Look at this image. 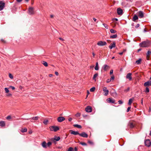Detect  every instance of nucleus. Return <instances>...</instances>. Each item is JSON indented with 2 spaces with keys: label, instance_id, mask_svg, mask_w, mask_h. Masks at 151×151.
Returning <instances> with one entry per match:
<instances>
[{
  "label": "nucleus",
  "instance_id": "42",
  "mask_svg": "<svg viewBox=\"0 0 151 151\" xmlns=\"http://www.w3.org/2000/svg\"><path fill=\"white\" fill-rule=\"evenodd\" d=\"M151 54V51H148L147 53V56H148L149 55Z\"/></svg>",
  "mask_w": 151,
  "mask_h": 151
},
{
  "label": "nucleus",
  "instance_id": "2",
  "mask_svg": "<svg viewBox=\"0 0 151 151\" xmlns=\"http://www.w3.org/2000/svg\"><path fill=\"white\" fill-rule=\"evenodd\" d=\"M50 130L52 131L56 132L59 130V128L58 126H52L49 127Z\"/></svg>",
  "mask_w": 151,
  "mask_h": 151
},
{
  "label": "nucleus",
  "instance_id": "36",
  "mask_svg": "<svg viewBox=\"0 0 151 151\" xmlns=\"http://www.w3.org/2000/svg\"><path fill=\"white\" fill-rule=\"evenodd\" d=\"M79 143L80 144L83 146H86L87 145V144L84 142H81Z\"/></svg>",
  "mask_w": 151,
  "mask_h": 151
},
{
  "label": "nucleus",
  "instance_id": "18",
  "mask_svg": "<svg viewBox=\"0 0 151 151\" xmlns=\"http://www.w3.org/2000/svg\"><path fill=\"white\" fill-rule=\"evenodd\" d=\"M70 131L71 132L70 133L71 134H74L75 135H76L78 134L79 135V134H80L79 132L77 131H74L72 130H70Z\"/></svg>",
  "mask_w": 151,
  "mask_h": 151
},
{
  "label": "nucleus",
  "instance_id": "50",
  "mask_svg": "<svg viewBox=\"0 0 151 151\" xmlns=\"http://www.w3.org/2000/svg\"><path fill=\"white\" fill-rule=\"evenodd\" d=\"M111 81V79H108L106 81L107 83H109Z\"/></svg>",
  "mask_w": 151,
  "mask_h": 151
},
{
  "label": "nucleus",
  "instance_id": "62",
  "mask_svg": "<svg viewBox=\"0 0 151 151\" xmlns=\"http://www.w3.org/2000/svg\"><path fill=\"white\" fill-rule=\"evenodd\" d=\"M32 131H30L29 132V133L30 134H32Z\"/></svg>",
  "mask_w": 151,
  "mask_h": 151
},
{
  "label": "nucleus",
  "instance_id": "37",
  "mask_svg": "<svg viewBox=\"0 0 151 151\" xmlns=\"http://www.w3.org/2000/svg\"><path fill=\"white\" fill-rule=\"evenodd\" d=\"M48 120H45L43 122V123L45 125H47L48 122Z\"/></svg>",
  "mask_w": 151,
  "mask_h": 151
},
{
  "label": "nucleus",
  "instance_id": "64",
  "mask_svg": "<svg viewBox=\"0 0 151 151\" xmlns=\"http://www.w3.org/2000/svg\"><path fill=\"white\" fill-rule=\"evenodd\" d=\"M49 76L50 77H51L53 76V75L52 74H50L49 75Z\"/></svg>",
  "mask_w": 151,
  "mask_h": 151
},
{
  "label": "nucleus",
  "instance_id": "57",
  "mask_svg": "<svg viewBox=\"0 0 151 151\" xmlns=\"http://www.w3.org/2000/svg\"><path fill=\"white\" fill-rule=\"evenodd\" d=\"M114 76H111V78L110 79H111V80H114Z\"/></svg>",
  "mask_w": 151,
  "mask_h": 151
},
{
  "label": "nucleus",
  "instance_id": "55",
  "mask_svg": "<svg viewBox=\"0 0 151 151\" xmlns=\"http://www.w3.org/2000/svg\"><path fill=\"white\" fill-rule=\"evenodd\" d=\"M78 151L77 148L76 147H75L74 148V150H73V151Z\"/></svg>",
  "mask_w": 151,
  "mask_h": 151
},
{
  "label": "nucleus",
  "instance_id": "51",
  "mask_svg": "<svg viewBox=\"0 0 151 151\" xmlns=\"http://www.w3.org/2000/svg\"><path fill=\"white\" fill-rule=\"evenodd\" d=\"M10 88H11L13 90L15 89V87L13 86H10Z\"/></svg>",
  "mask_w": 151,
  "mask_h": 151
},
{
  "label": "nucleus",
  "instance_id": "59",
  "mask_svg": "<svg viewBox=\"0 0 151 151\" xmlns=\"http://www.w3.org/2000/svg\"><path fill=\"white\" fill-rule=\"evenodd\" d=\"M72 119L71 118H70L68 119V120L70 122L72 121Z\"/></svg>",
  "mask_w": 151,
  "mask_h": 151
},
{
  "label": "nucleus",
  "instance_id": "39",
  "mask_svg": "<svg viewBox=\"0 0 151 151\" xmlns=\"http://www.w3.org/2000/svg\"><path fill=\"white\" fill-rule=\"evenodd\" d=\"M95 88L94 87H93L90 89V91L91 92H93L95 90Z\"/></svg>",
  "mask_w": 151,
  "mask_h": 151
},
{
  "label": "nucleus",
  "instance_id": "29",
  "mask_svg": "<svg viewBox=\"0 0 151 151\" xmlns=\"http://www.w3.org/2000/svg\"><path fill=\"white\" fill-rule=\"evenodd\" d=\"M141 61V59H139L138 60L136 61V63L137 64H139L140 63Z\"/></svg>",
  "mask_w": 151,
  "mask_h": 151
},
{
  "label": "nucleus",
  "instance_id": "34",
  "mask_svg": "<svg viewBox=\"0 0 151 151\" xmlns=\"http://www.w3.org/2000/svg\"><path fill=\"white\" fill-rule=\"evenodd\" d=\"M47 147H50L52 145V142H49L47 144Z\"/></svg>",
  "mask_w": 151,
  "mask_h": 151
},
{
  "label": "nucleus",
  "instance_id": "52",
  "mask_svg": "<svg viewBox=\"0 0 151 151\" xmlns=\"http://www.w3.org/2000/svg\"><path fill=\"white\" fill-rule=\"evenodd\" d=\"M113 73V70H111L110 72V74H111Z\"/></svg>",
  "mask_w": 151,
  "mask_h": 151
},
{
  "label": "nucleus",
  "instance_id": "60",
  "mask_svg": "<svg viewBox=\"0 0 151 151\" xmlns=\"http://www.w3.org/2000/svg\"><path fill=\"white\" fill-rule=\"evenodd\" d=\"M55 74L57 76H58V73L57 72H55Z\"/></svg>",
  "mask_w": 151,
  "mask_h": 151
},
{
  "label": "nucleus",
  "instance_id": "25",
  "mask_svg": "<svg viewBox=\"0 0 151 151\" xmlns=\"http://www.w3.org/2000/svg\"><path fill=\"white\" fill-rule=\"evenodd\" d=\"M138 19V16L136 15H134L133 17V21H135L136 20H137Z\"/></svg>",
  "mask_w": 151,
  "mask_h": 151
},
{
  "label": "nucleus",
  "instance_id": "24",
  "mask_svg": "<svg viewBox=\"0 0 151 151\" xmlns=\"http://www.w3.org/2000/svg\"><path fill=\"white\" fill-rule=\"evenodd\" d=\"M95 69L96 70H98L99 69V67L98 65V62H96V66L95 67Z\"/></svg>",
  "mask_w": 151,
  "mask_h": 151
},
{
  "label": "nucleus",
  "instance_id": "3",
  "mask_svg": "<svg viewBox=\"0 0 151 151\" xmlns=\"http://www.w3.org/2000/svg\"><path fill=\"white\" fill-rule=\"evenodd\" d=\"M34 8L32 7H29L28 9V14L30 15H32L34 14Z\"/></svg>",
  "mask_w": 151,
  "mask_h": 151
},
{
  "label": "nucleus",
  "instance_id": "27",
  "mask_svg": "<svg viewBox=\"0 0 151 151\" xmlns=\"http://www.w3.org/2000/svg\"><path fill=\"white\" fill-rule=\"evenodd\" d=\"M98 76V73H96L95 74L93 78V80H95V81H96V78Z\"/></svg>",
  "mask_w": 151,
  "mask_h": 151
},
{
  "label": "nucleus",
  "instance_id": "30",
  "mask_svg": "<svg viewBox=\"0 0 151 151\" xmlns=\"http://www.w3.org/2000/svg\"><path fill=\"white\" fill-rule=\"evenodd\" d=\"M133 101V99H130L129 100V102L128 103V104L129 105H130L132 103Z\"/></svg>",
  "mask_w": 151,
  "mask_h": 151
},
{
  "label": "nucleus",
  "instance_id": "46",
  "mask_svg": "<svg viewBox=\"0 0 151 151\" xmlns=\"http://www.w3.org/2000/svg\"><path fill=\"white\" fill-rule=\"evenodd\" d=\"M119 104H123V102L121 100H119L118 101Z\"/></svg>",
  "mask_w": 151,
  "mask_h": 151
},
{
  "label": "nucleus",
  "instance_id": "58",
  "mask_svg": "<svg viewBox=\"0 0 151 151\" xmlns=\"http://www.w3.org/2000/svg\"><path fill=\"white\" fill-rule=\"evenodd\" d=\"M114 20L116 21H118V19L117 18H114L112 19L113 21H114Z\"/></svg>",
  "mask_w": 151,
  "mask_h": 151
},
{
  "label": "nucleus",
  "instance_id": "9",
  "mask_svg": "<svg viewBox=\"0 0 151 151\" xmlns=\"http://www.w3.org/2000/svg\"><path fill=\"white\" fill-rule=\"evenodd\" d=\"M135 124L134 122H130L128 124V126L130 128H132L134 127Z\"/></svg>",
  "mask_w": 151,
  "mask_h": 151
},
{
  "label": "nucleus",
  "instance_id": "1",
  "mask_svg": "<svg viewBox=\"0 0 151 151\" xmlns=\"http://www.w3.org/2000/svg\"><path fill=\"white\" fill-rule=\"evenodd\" d=\"M150 41L147 40L146 41L143 42L139 44V45L140 47H147L150 45Z\"/></svg>",
  "mask_w": 151,
  "mask_h": 151
},
{
  "label": "nucleus",
  "instance_id": "19",
  "mask_svg": "<svg viewBox=\"0 0 151 151\" xmlns=\"http://www.w3.org/2000/svg\"><path fill=\"white\" fill-rule=\"evenodd\" d=\"M116 46V43L115 42H114L113 43H111L110 45L109 46V47L110 49H112V48Z\"/></svg>",
  "mask_w": 151,
  "mask_h": 151
},
{
  "label": "nucleus",
  "instance_id": "16",
  "mask_svg": "<svg viewBox=\"0 0 151 151\" xmlns=\"http://www.w3.org/2000/svg\"><path fill=\"white\" fill-rule=\"evenodd\" d=\"M131 75H132L131 73H128L127 74V75L126 76V78L127 79H128L129 80H130V81L132 79V77H131Z\"/></svg>",
  "mask_w": 151,
  "mask_h": 151
},
{
  "label": "nucleus",
  "instance_id": "63",
  "mask_svg": "<svg viewBox=\"0 0 151 151\" xmlns=\"http://www.w3.org/2000/svg\"><path fill=\"white\" fill-rule=\"evenodd\" d=\"M59 39H60V40H61L62 41H63L64 40L63 39L61 38H59Z\"/></svg>",
  "mask_w": 151,
  "mask_h": 151
},
{
  "label": "nucleus",
  "instance_id": "43",
  "mask_svg": "<svg viewBox=\"0 0 151 151\" xmlns=\"http://www.w3.org/2000/svg\"><path fill=\"white\" fill-rule=\"evenodd\" d=\"M9 76L10 78L11 79H13V76L10 73L9 74Z\"/></svg>",
  "mask_w": 151,
  "mask_h": 151
},
{
  "label": "nucleus",
  "instance_id": "48",
  "mask_svg": "<svg viewBox=\"0 0 151 151\" xmlns=\"http://www.w3.org/2000/svg\"><path fill=\"white\" fill-rule=\"evenodd\" d=\"M88 142L91 145H93V142L90 141H88Z\"/></svg>",
  "mask_w": 151,
  "mask_h": 151
},
{
  "label": "nucleus",
  "instance_id": "38",
  "mask_svg": "<svg viewBox=\"0 0 151 151\" xmlns=\"http://www.w3.org/2000/svg\"><path fill=\"white\" fill-rule=\"evenodd\" d=\"M68 151H73V148L72 147H70L68 149Z\"/></svg>",
  "mask_w": 151,
  "mask_h": 151
},
{
  "label": "nucleus",
  "instance_id": "40",
  "mask_svg": "<svg viewBox=\"0 0 151 151\" xmlns=\"http://www.w3.org/2000/svg\"><path fill=\"white\" fill-rule=\"evenodd\" d=\"M4 90L6 93H8L9 91V89L6 88H5Z\"/></svg>",
  "mask_w": 151,
  "mask_h": 151
},
{
  "label": "nucleus",
  "instance_id": "20",
  "mask_svg": "<svg viewBox=\"0 0 151 151\" xmlns=\"http://www.w3.org/2000/svg\"><path fill=\"white\" fill-rule=\"evenodd\" d=\"M138 15L139 18H142L144 16L143 13L142 12L139 11L138 12Z\"/></svg>",
  "mask_w": 151,
  "mask_h": 151
},
{
  "label": "nucleus",
  "instance_id": "12",
  "mask_svg": "<svg viewBox=\"0 0 151 151\" xmlns=\"http://www.w3.org/2000/svg\"><path fill=\"white\" fill-rule=\"evenodd\" d=\"M109 68L110 67L108 65H104L102 67V69L104 71H106L109 69Z\"/></svg>",
  "mask_w": 151,
  "mask_h": 151
},
{
  "label": "nucleus",
  "instance_id": "10",
  "mask_svg": "<svg viewBox=\"0 0 151 151\" xmlns=\"http://www.w3.org/2000/svg\"><path fill=\"white\" fill-rule=\"evenodd\" d=\"M85 110L87 112H91L92 111V108L90 106H88L86 107Z\"/></svg>",
  "mask_w": 151,
  "mask_h": 151
},
{
  "label": "nucleus",
  "instance_id": "26",
  "mask_svg": "<svg viewBox=\"0 0 151 151\" xmlns=\"http://www.w3.org/2000/svg\"><path fill=\"white\" fill-rule=\"evenodd\" d=\"M42 64L45 67H47L48 66V64L45 61H43Z\"/></svg>",
  "mask_w": 151,
  "mask_h": 151
},
{
  "label": "nucleus",
  "instance_id": "61",
  "mask_svg": "<svg viewBox=\"0 0 151 151\" xmlns=\"http://www.w3.org/2000/svg\"><path fill=\"white\" fill-rule=\"evenodd\" d=\"M50 17L51 18H53L54 17V15H50Z\"/></svg>",
  "mask_w": 151,
  "mask_h": 151
},
{
  "label": "nucleus",
  "instance_id": "35",
  "mask_svg": "<svg viewBox=\"0 0 151 151\" xmlns=\"http://www.w3.org/2000/svg\"><path fill=\"white\" fill-rule=\"evenodd\" d=\"M149 91H150V90H149V89L147 87H146V89H145V92L146 93H148V92H149Z\"/></svg>",
  "mask_w": 151,
  "mask_h": 151
},
{
  "label": "nucleus",
  "instance_id": "32",
  "mask_svg": "<svg viewBox=\"0 0 151 151\" xmlns=\"http://www.w3.org/2000/svg\"><path fill=\"white\" fill-rule=\"evenodd\" d=\"M21 131L22 132H26L27 131V129L26 128L22 129Z\"/></svg>",
  "mask_w": 151,
  "mask_h": 151
},
{
  "label": "nucleus",
  "instance_id": "14",
  "mask_svg": "<svg viewBox=\"0 0 151 151\" xmlns=\"http://www.w3.org/2000/svg\"><path fill=\"white\" fill-rule=\"evenodd\" d=\"M144 85L145 87L151 86V81H149L145 82Z\"/></svg>",
  "mask_w": 151,
  "mask_h": 151
},
{
  "label": "nucleus",
  "instance_id": "31",
  "mask_svg": "<svg viewBox=\"0 0 151 151\" xmlns=\"http://www.w3.org/2000/svg\"><path fill=\"white\" fill-rule=\"evenodd\" d=\"M117 37V35L116 34L114 35H113L111 36L110 38H115Z\"/></svg>",
  "mask_w": 151,
  "mask_h": 151
},
{
  "label": "nucleus",
  "instance_id": "15",
  "mask_svg": "<svg viewBox=\"0 0 151 151\" xmlns=\"http://www.w3.org/2000/svg\"><path fill=\"white\" fill-rule=\"evenodd\" d=\"M107 102L114 104L115 103V101L114 99H112L111 98H108L106 100Z\"/></svg>",
  "mask_w": 151,
  "mask_h": 151
},
{
  "label": "nucleus",
  "instance_id": "6",
  "mask_svg": "<svg viewBox=\"0 0 151 151\" xmlns=\"http://www.w3.org/2000/svg\"><path fill=\"white\" fill-rule=\"evenodd\" d=\"M103 90L104 93V95L105 96H107L109 94V91L107 89V88L106 87H104L103 88Z\"/></svg>",
  "mask_w": 151,
  "mask_h": 151
},
{
  "label": "nucleus",
  "instance_id": "5",
  "mask_svg": "<svg viewBox=\"0 0 151 151\" xmlns=\"http://www.w3.org/2000/svg\"><path fill=\"white\" fill-rule=\"evenodd\" d=\"M60 139V137H59L55 136L54 138L51 139V141L53 142H55V141H58Z\"/></svg>",
  "mask_w": 151,
  "mask_h": 151
},
{
  "label": "nucleus",
  "instance_id": "47",
  "mask_svg": "<svg viewBox=\"0 0 151 151\" xmlns=\"http://www.w3.org/2000/svg\"><path fill=\"white\" fill-rule=\"evenodd\" d=\"M11 116H8L6 117V119H11Z\"/></svg>",
  "mask_w": 151,
  "mask_h": 151
},
{
  "label": "nucleus",
  "instance_id": "7",
  "mask_svg": "<svg viewBox=\"0 0 151 151\" xmlns=\"http://www.w3.org/2000/svg\"><path fill=\"white\" fill-rule=\"evenodd\" d=\"M145 145L148 147L150 146L151 145V142L149 139L145 140Z\"/></svg>",
  "mask_w": 151,
  "mask_h": 151
},
{
  "label": "nucleus",
  "instance_id": "4",
  "mask_svg": "<svg viewBox=\"0 0 151 151\" xmlns=\"http://www.w3.org/2000/svg\"><path fill=\"white\" fill-rule=\"evenodd\" d=\"M5 6V3L2 1H0V11L2 10Z\"/></svg>",
  "mask_w": 151,
  "mask_h": 151
},
{
  "label": "nucleus",
  "instance_id": "13",
  "mask_svg": "<svg viewBox=\"0 0 151 151\" xmlns=\"http://www.w3.org/2000/svg\"><path fill=\"white\" fill-rule=\"evenodd\" d=\"M65 119V118L63 117L60 116L58 118L57 121L58 122H61Z\"/></svg>",
  "mask_w": 151,
  "mask_h": 151
},
{
  "label": "nucleus",
  "instance_id": "28",
  "mask_svg": "<svg viewBox=\"0 0 151 151\" xmlns=\"http://www.w3.org/2000/svg\"><path fill=\"white\" fill-rule=\"evenodd\" d=\"M73 126L75 127H76L79 128H81V126L80 125L78 124H74L73 125Z\"/></svg>",
  "mask_w": 151,
  "mask_h": 151
},
{
  "label": "nucleus",
  "instance_id": "56",
  "mask_svg": "<svg viewBox=\"0 0 151 151\" xmlns=\"http://www.w3.org/2000/svg\"><path fill=\"white\" fill-rule=\"evenodd\" d=\"M139 24H137L136 26H135V27L136 28H138V27H139Z\"/></svg>",
  "mask_w": 151,
  "mask_h": 151
},
{
  "label": "nucleus",
  "instance_id": "41",
  "mask_svg": "<svg viewBox=\"0 0 151 151\" xmlns=\"http://www.w3.org/2000/svg\"><path fill=\"white\" fill-rule=\"evenodd\" d=\"M81 115V114L79 113H77L76 115L75 116L76 117H79Z\"/></svg>",
  "mask_w": 151,
  "mask_h": 151
},
{
  "label": "nucleus",
  "instance_id": "8",
  "mask_svg": "<svg viewBox=\"0 0 151 151\" xmlns=\"http://www.w3.org/2000/svg\"><path fill=\"white\" fill-rule=\"evenodd\" d=\"M97 44L99 46H103L106 45V43L105 42L100 41L97 43Z\"/></svg>",
  "mask_w": 151,
  "mask_h": 151
},
{
  "label": "nucleus",
  "instance_id": "54",
  "mask_svg": "<svg viewBox=\"0 0 151 151\" xmlns=\"http://www.w3.org/2000/svg\"><path fill=\"white\" fill-rule=\"evenodd\" d=\"M12 94L10 93H9L6 95V96H12Z\"/></svg>",
  "mask_w": 151,
  "mask_h": 151
},
{
  "label": "nucleus",
  "instance_id": "53",
  "mask_svg": "<svg viewBox=\"0 0 151 151\" xmlns=\"http://www.w3.org/2000/svg\"><path fill=\"white\" fill-rule=\"evenodd\" d=\"M131 109V107H129L128 108H127V112H128L129 110H130V109Z\"/></svg>",
  "mask_w": 151,
  "mask_h": 151
},
{
  "label": "nucleus",
  "instance_id": "22",
  "mask_svg": "<svg viewBox=\"0 0 151 151\" xmlns=\"http://www.w3.org/2000/svg\"><path fill=\"white\" fill-rule=\"evenodd\" d=\"M42 147L44 148H46L47 147V143L45 141L43 142L41 144Z\"/></svg>",
  "mask_w": 151,
  "mask_h": 151
},
{
  "label": "nucleus",
  "instance_id": "45",
  "mask_svg": "<svg viewBox=\"0 0 151 151\" xmlns=\"http://www.w3.org/2000/svg\"><path fill=\"white\" fill-rule=\"evenodd\" d=\"M103 24L105 28L107 29H108V26L107 24Z\"/></svg>",
  "mask_w": 151,
  "mask_h": 151
},
{
  "label": "nucleus",
  "instance_id": "17",
  "mask_svg": "<svg viewBox=\"0 0 151 151\" xmlns=\"http://www.w3.org/2000/svg\"><path fill=\"white\" fill-rule=\"evenodd\" d=\"M117 13L119 15H122V14L123 10L120 8H118L117 9Z\"/></svg>",
  "mask_w": 151,
  "mask_h": 151
},
{
  "label": "nucleus",
  "instance_id": "33",
  "mask_svg": "<svg viewBox=\"0 0 151 151\" xmlns=\"http://www.w3.org/2000/svg\"><path fill=\"white\" fill-rule=\"evenodd\" d=\"M110 32L112 33H115L116 32V30H114L113 29H111L110 30Z\"/></svg>",
  "mask_w": 151,
  "mask_h": 151
},
{
  "label": "nucleus",
  "instance_id": "21",
  "mask_svg": "<svg viewBox=\"0 0 151 151\" xmlns=\"http://www.w3.org/2000/svg\"><path fill=\"white\" fill-rule=\"evenodd\" d=\"M38 117L37 116L32 117L30 119L31 122H34L33 120H37L38 119Z\"/></svg>",
  "mask_w": 151,
  "mask_h": 151
},
{
  "label": "nucleus",
  "instance_id": "11",
  "mask_svg": "<svg viewBox=\"0 0 151 151\" xmlns=\"http://www.w3.org/2000/svg\"><path fill=\"white\" fill-rule=\"evenodd\" d=\"M79 135L85 138H87L88 137L87 134L85 132H83L81 133H80Z\"/></svg>",
  "mask_w": 151,
  "mask_h": 151
},
{
  "label": "nucleus",
  "instance_id": "44",
  "mask_svg": "<svg viewBox=\"0 0 151 151\" xmlns=\"http://www.w3.org/2000/svg\"><path fill=\"white\" fill-rule=\"evenodd\" d=\"M130 89V88L129 87H128L126 89H125L124 90V91L126 92H127V91H128Z\"/></svg>",
  "mask_w": 151,
  "mask_h": 151
},
{
  "label": "nucleus",
  "instance_id": "49",
  "mask_svg": "<svg viewBox=\"0 0 151 151\" xmlns=\"http://www.w3.org/2000/svg\"><path fill=\"white\" fill-rule=\"evenodd\" d=\"M125 51V50H124L123 51V52H119V54L120 55H122L123 54L124 52Z\"/></svg>",
  "mask_w": 151,
  "mask_h": 151
},
{
  "label": "nucleus",
  "instance_id": "23",
  "mask_svg": "<svg viewBox=\"0 0 151 151\" xmlns=\"http://www.w3.org/2000/svg\"><path fill=\"white\" fill-rule=\"evenodd\" d=\"M5 125V124L4 121H1L0 122V126L1 127H3Z\"/></svg>",
  "mask_w": 151,
  "mask_h": 151
}]
</instances>
